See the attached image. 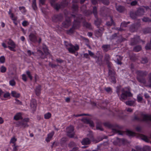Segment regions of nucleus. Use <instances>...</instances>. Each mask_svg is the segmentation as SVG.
<instances>
[{"mask_svg":"<svg viewBox=\"0 0 151 151\" xmlns=\"http://www.w3.org/2000/svg\"><path fill=\"white\" fill-rule=\"evenodd\" d=\"M22 117L20 113H18L14 116V119L16 120H18L21 119Z\"/></svg>","mask_w":151,"mask_h":151,"instance_id":"nucleus-36","label":"nucleus"},{"mask_svg":"<svg viewBox=\"0 0 151 151\" xmlns=\"http://www.w3.org/2000/svg\"><path fill=\"white\" fill-rule=\"evenodd\" d=\"M141 138L142 139L146 142H148L149 140L147 137L143 135H142L141 136Z\"/></svg>","mask_w":151,"mask_h":151,"instance_id":"nucleus-46","label":"nucleus"},{"mask_svg":"<svg viewBox=\"0 0 151 151\" xmlns=\"http://www.w3.org/2000/svg\"><path fill=\"white\" fill-rule=\"evenodd\" d=\"M15 84V82L14 80H11L9 81V84L11 86H14Z\"/></svg>","mask_w":151,"mask_h":151,"instance_id":"nucleus-60","label":"nucleus"},{"mask_svg":"<svg viewBox=\"0 0 151 151\" xmlns=\"http://www.w3.org/2000/svg\"><path fill=\"white\" fill-rule=\"evenodd\" d=\"M36 33H31L29 35V38L30 41L32 42L36 43L37 42V38Z\"/></svg>","mask_w":151,"mask_h":151,"instance_id":"nucleus-11","label":"nucleus"},{"mask_svg":"<svg viewBox=\"0 0 151 151\" xmlns=\"http://www.w3.org/2000/svg\"><path fill=\"white\" fill-rule=\"evenodd\" d=\"M130 15L131 17L133 19L136 18L138 16L137 12H132L130 13Z\"/></svg>","mask_w":151,"mask_h":151,"instance_id":"nucleus-32","label":"nucleus"},{"mask_svg":"<svg viewBox=\"0 0 151 151\" xmlns=\"http://www.w3.org/2000/svg\"><path fill=\"white\" fill-rule=\"evenodd\" d=\"M88 53L89 55L91 57L94 58H97V56L95 55L94 53L91 52V50H88Z\"/></svg>","mask_w":151,"mask_h":151,"instance_id":"nucleus-43","label":"nucleus"},{"mask_svg":"<svg viewBox=\"0 0 151 151\" xmlns=\"http://www.w3.org/2000/svg\"><path fill=\"white\" fill-rule=\"evenodd\" d=\"M101 1L104 4L106 5H108L109 3V0H102Z\"/></svg>","mask_w":151,"mask_h":151,"instance_id":"nucleus-59","label":"nucleus"},{"mask_svg":"<svg viewBox=\"0 0 151 151\" xmlns=\"http://www.w3.org/2000/svg\"><path fill=\"white\" fill-rule=\"evenodd\" d=\"M0 70V71L1 73H4L6 72V67L3 65L1 67Z\"/></svg>","mask_w":151,"mask_h":151,"instance_id":"nucleus-47","label":"nucleus"},{"mask_svg":"<svg viewBox=\"0 0 151 151\" xmlns=\"http://www.w3.org/2000/svg\"><path fill=\"white\" fill-rule=\"evenodd\" d=\"M135 148L137 150V151H142V150L143 151H147V150L150 149V147L148 146H145L143 147V148L142 149L139 147L136 146L135 147Z\"/></svg>","mask_w":151,"mask_h":151,"instance_id":"nucleus-21","label":"nucleus"},{"mask_svg":"<svg viewBox=\"0 0 151 151\" xmlns=\"http://www.w3.org/2000/svg\"><path fill=\"white\" fill-rule=\"evenodd\" d=\"M110 59V55L108 54H105L104 57V60L106 63L109 62Z\"/></svg>","mask_w":151,"mask_h":151,"instance_id":"nucleus-39","label":"nucleus"},{"mask_svg":"<svg viewBox=\"0 0 151 151\" xmlns=\"http://www.w3.org/2000/svg\"><path fill=\"white\" fill-rule=\"evenodd\" d=\"M112 131L115 133H118L119 135H123L126 134L129 136H133L135 135V133L130 130H127L126 132L117 130L115 129L112 128Z\"/></svg>","mask_w":151,"mask_h":151,"instance_id":"nucleus-7","label":"nucleus"},{"mask_svg":"<svg viewBox=\"0 0 151 151\" xmlns=\"http://www.w3.org/2000/svg\"><path fill=\"white\" fill-rule=\"evenodd\" d=\"M17 139L15 137H12L10 141V143H12L14 144L15 143V142L17 141Z\"/></svg>","mask_w":151,"mask_h":151,"instance_id":"nucleus-58","label":"nucleus"},{"mask_svg":"<svg viewBox=\"0 0 151 151\" xmlns=\"http://www.w3.org/2000/svg\"><path fill=\"white\" fill-rule=\"evenodd\" d=\"M137 73L138 75L137 77H143L146 76L148 73L146 71L138 70L137 71Z\"/></svg>","mask_w":151,"mask_h":151,"instance_id":"nucleus-16","label":"nucleus"},{"mask_svg":"<svg viewBox=\"0 0 151 151\" xmlns=\"http://www.w3.org/2000/svg\"><path fill=\"white\" fill-rule=\"evenodd\" d=\"M116 92L119 96L120 92H122L119 97V99L121 100H126L127 96L131 97L132 96V94L130 91H125L123 88H121L119 86L116 87Z\"/></svg>","mask_w":151,"mask_h":151,"instance_id":"nucleus-2","label":"nucleus"},{"mask_svg":"<svg viewBox=\"0 0 151 151\" xmlns=\"http://www.w3.org/2000/svg\"><path fill=\"white\" fill-rule=\"evenodd\" d=\"M141 47L140 45H137L135 47L133 48L134 51L136 52H138L141 50Z\"/></svg>","mask_w":151,"mask_h":151,"instance_id":"nucleus-35","label":"nucleus"},{"mask_svg":"<svg viewBox=\"0 0 151 151\" xmlns=\"http://www.w3.org/2000/svg\"><path fill=\"white\" fill-rule=\"evenodd\" d=\"M7 44L9 45L7 46L5 43H3L2 45L4 48L8 47L11 51L15 52L16 50L15 49L16 47V45L15 42L11 39H9L7 42Z\"/></svg>","mask_w":151,"mask_h":151,"instance_id":"nucleus-4","label":"nucleus"},{"mask_svg":"<svg viewBox=\"0 0 151 151\" xmlns=\"http://www.w3.org/2000/svg\"><path fill=\"white\" fill-rule=\"evenodd\" d=\"M105 90L108 93H109L110 92H112V89L110 87H107L105 88Z\"/></svg>","mask_w":151,"mask_h":151,"instance_id":"nucleus-62","label":"nucleus"},{"mask_svg":"<svg viewBox=\"0 0 151 151\" xmlns=\"http://www.w3.org/2000/svg\"><path fill=\"white\" fill-rule=\"evenodd\" d=\"M71 24V20L70 18H66L65 21L62 23V26L65 28H68Z\"/></svg>","mask_w":151,"mask_h":151,"instance_id":"nucleus-10","label":"nucleus"},{"mask_svg":"<svg viewBox=\"0 0 151 151\" xmlns=\"http://www.w3.org/2000/svg\"><path fill=\"white\" fill-rule=\"evenodd\" d=\"M12 96L17 98L19 97L20 96V94L15 91H12Z\"/></svg>","mask_w":151,"mask_h":151,"instance_id":"nucleus-38","label":"nucleus"},{"mask_svg":"<svg viewBox=\"0 0 151 151\" xmlns=\"http://www.w3.org/2000/svg\"><path fill=\"white\" fill-rule=\"evenodd\" d=\"M151 29L150 28H147L143 30V32L145 33H149L150 32Z\"/></svg>","mask_w":151,"mask_h":151,"instance_id":"nucleus-54","label":"nucleus"},{"mask_svg":"<svg viewBox=\"0 0 151 151\" xmlns=\"http://www.w3.org/2000/svg\"><path fill=\"white\" fill-rule=\"evenodd\" d=\"M96 128L97 129L101 131L103 130V129L102 128L101 125L100 124H98L96 125Z\"/></svg>","mask_w":151,"mask_h":151,"instance_id":"nucleus-52","label":"nucleus"},{"mask_svg":"<svg viewBox=\"0 0 151 151\" xmlns=\"http://www.w3.org/2000/svg\"><path fill=\"white\" fill-rule=\"evenodd\" d=\"M72 16L74 18V20L72 27L66 31V33L68 35L73 34L75 29L79 27L81 19L83 18L81 15L80 14L72 15Z\"/></svg>","mask_w":151,"mask_h":151,"instance_id":"nucleus-1","label":"nucleus"},{"mask_svg":"<svg viewBox=\"0 0 151 151\" xmlns=\"http://www.w3.org/2000/svg\"><path fill=\"white\" fill-rule=\"evenodd\" d=\"M63 18V16L62 14H59L58 15H55L52 18V19L54 22H57L61 20Z\"/></svg>","mask_w":151,"mask_h":151,"instance_id":"nucleus-13","label":"nucleus"},{"mask_svg":"<svg viewBox=\"0 0 151 151\" xmlns=\"http://www.w3.org/2000/svg\"><path fill=\"white\" fill-rule=\"evenodd\" d=\"M137 79L139 82L140 83H143L144 84L145 86V85H148V84H146V79L145 78H143L140 77H137Z\"/></svg>","mask_w":151,"mask_h":151,"instance_id":"nucleus-19","label":"nucleus"},{"mask_svg":"<svg viewBox=\"0 0 151 151\" xmlns=\"http://www.w3.org/2000/svg\"><path fill=\"white\" fill-rule=\"evenodd\" d=\"M50 3L51 6L56 10L58 11L60 9L63 8L67 6V2L61 3H55V0H50Z\"/></svg>","mask_w":151,"mask_h":151,"instance_id":"nucleus-5","label":"nucleus"},{"mask_svg":"<svg viewBox=\"0 0 151 151\" xmlns=\"http://www.w3.org/2000/svg\"><path fill=\"white\" fill-rule=\"evenodd\" d=\"M127 25L126 22H124L121 23V26L122 27H127Z\"/></svg>","mask_w":151,"mask_h":151,"instance_id":"nucleus-63","label":"nucleus"},{"mask_svg":"<svg viewBox=\"0 0 151 151\" xmlns=\"http://www.w3.org/2000/svg\"><path fill=\"white\" fill-rule=\"evenodd\" d=\"M88 136L90 141L93 140V134L92 132H90L89 134H88Z\"/></svg>","mask_w":151,"mask_h":151,"instance_id":"nucleus-42","label":"nucleus"},{"mask_svg":"<svg viewBox=\"0 0 151 151\" xmlns=\"http://www.w3.org/2000/svg\"><path fill=\"white\" fill-rule=\"evenodd\" d=\"M142 21L144 22H151V19L147 17H144L142 19Z\"/></svg>","mask_w":151,"mask_h":151,"instance_id":"nucleus-49","label":"nucleus"},{"mask_svg":"<svg viewBox=\"0 0 151 151\" xmlns=\"http://www.w3.org/2000/svg\"><path fill=\"white\" fill-rule=\"evenodd\" d=\"M29 121V118H25L17 122L16 123V125L17 127H19L20 128L24 129L28 127L27 123Z\"/></svg>","mask_w":151,"mask_h":151,"instance_id":"nucleus-6","label":"nucleus"},{"mask_svg":"<svg viewBox=\"0 0 151 151\" xmlns=\"http://www.w3.org/2000/svg\"><path fill=\"white\" fill-rule=\"evenodd\" d=\"M97 8L95 6L93 7V14L94 15L95 17H97Z\"/></svg>","mask_w":151,"mask_h":151,"instance_id":"nucleus-51","label":"nucleus"},{"mask_svg":"<svg viewBox=\"0 0 151 151\" xmlns=\"http://www.w3.org/2000/svg\"><path fill=\"white\" fill-rule=\"evenodd\" d=\"M102 48L104 52H106L110 49V45H104L102 46Z\"/></svg>","mask_w":151,"mask_h":151,"instance_id":"nucleus-26","label":"nucleus"},{"mask_svg":"<svg viewBox=\"0 0 151 151\" xmlns=\"http://www.w3.org/2000/svg\"><path fill=\"white\" fill-rule=\"evenodd\" d=\"M104 30L103 27H101L99 29L96 30L95 32L96 36L98 37H101L102 35Z\"/></svg>","mask_w":151,"mask_h":151,"instance_id":"nucleus-14","label":"nucleus"},{"mask_svg":"<svg viewBox=\"0 0 151 151\" xmlns=\"http://www.w3.org/2000/svg\"><path fill=\"white\" fill-rule=\"evenodd\" d=\"M85 122L87 124H89L91 127H94V124L92 121L88 119H86Z\"/></svg>","mask_w":151,"mask_h":151,"instance_id":"nucleus-34","label":"nucleus"},{"mask_svg":"<svg viewBox=\"0 0 151 151\" xmlns=\"http://www.w3.org/2000/svg\"><path fill=\"white\" fill-rule=\"evenodd\" d=\"M111 21L107 22L106 24L108 26H111L112 25H114V23L112 19V18L111 17H110Z\"/></svg>","mask_w":151,"mask_h":151,"instance_id":"nucleus-31","label":"nucleus"},{"mask_svg":"<svg viewBox=\"0 0 151 151\" xmlns=\"http://www.w3.org/2000/svg\"><path fill=\"white\" fill-rule=\"evenodd\" d=\"M79 46L76 44L75 46L72 45L68 49L69 52L71 53H74L79 49Z\"/></svg>","mask_w":151,"mask_h":151,"instance_id":"nucleus-9","label":"nucleus"},{"mask_svg":"<svg viewBox=\"0 0 151 151\" xmlns=\"http://www.w3.org/2000/svg\"><path fill=\"white\" fill-rule=\"evenodd\" d=\"M74 127L73 126H70L66 128L67 135L68 137L70 138L74 137Z\"/></svg>","mask_w":151,"mask_h":151,"instance_id":"nucleus-8","label":"nucleus"},{"mask_svg":"<svg viewBox=\"0 0 151 151\" xmlns=\"http://www.w3.org/2000/svg\"><path fill=\"white\" fill-rule=\"evenodd\" d=\"M116 60L115 61V62L119 65H121L122 63L121 61L122 60V57L117 55H116Z\"/></svg>","mask_w":151,"mask_h":151,"instance_id":"nucleus-28","label":"nucleus"},{"mask_svg":"<svg viewBox=\"0 0 151 151\" xmlns=\"http://www.w3.org/2000/svg\"><path fill=\"white\" fill-rule=\"evenodd\" d=\"M32 7L33 9L35 10L37 9V6L36 4V0H32Z\"/></svg>","mask_w":151,"mask_h":151,"instance_id":"nucleus-40","label":"nucleus"},{"mask_svg":"<svg viewBox=\"0 0 151 151\" xmlns=\"http://www.w3.org/2000/svg\"><path fill=\"white\" fill-rule=\"evenodd\" d=\"M95 17L96 19V20L95 21L94 23L95 25L97 26L98 28L99 27V25L100 24L101 22V21L100 19H99L97 17Z\"/></svg>","mask_w":151,"mask_h":151,"instance_id":"nucleus-30","label":"nucleus"},{"mask_svg":"<svg viewBox=\"0 0 151 151\" xmlns=\"http://www.w3.org/2000/svg\"><path fill=\"white\" fill-rule=\"evenodd\" d=\"M116 9L118 12L120 13H122L125 10L124 7L121 6H116Z\"/></svg>","mask_w":151,"mask_h":151,"instance_id":"nucleus-24","label":"nucleus"},{"mask_svg":"<svg viewBox=\"0 0 151 151\" xmlns=\"http://www.w3.org/2000/svg\"><path fill=\"white\" fill-rule=\"evenodd\" d=\"M10 17L12 20L14 21H17V17H14V14H12L11 16H10Z\"/></svg>","mask_w":151,"mask_h":151,"instance_id":"nucleus-56","label":"nucleus"},{"mask_svg":"<svg viewBox=\"0 0 151 151\" xmlns=\"http://www.w3.org/2000/svg\"><path fill=\"white\" fill-rule=\"evenodd\" d=\"M41 90V86H40L39 85L36 87L35 91V93L37 96H39L40 95Z\"/></svg>","mask_w":151,"mask_h":151,"instance_id":"nucleus-29","label":"nucleus"},{"mask_svg":"<svg viewBox=\"0 0 151 151\" xmlns=\"http://www.w3.org/2000/svg\"><path fill=\"white\" fill-rule=\"evenodd\" d=\"M64 43L66 49L67 50L68 49V48H69V47L72 45L71 43H69L68 42L65 41L64 42Z\"/></svg>","mask_w":151,"mask_h":151,"instance_id":"nucleus-41","label":"nucleus"},{"mask_svg":"<svg viewBox=\"0 0 151 151\" xmlns=\"http://www.w3.org/2000/svg\"><path fill=\"white\" fill-rule=\"evenodd\" d=\"M134 101H128L126 102V104L127 105L131 106L134 104Z\"/></svg>","mask_w":151,"mask_h":151,"instance_id":"nucleus-48","label":"nucleus"},{"mask_svg":"<svg viewBox=\"0 0 151 151\" xmlns=\"http://www.w3.org/2000/svg\"><path fill=\"white\" fill-rule=\"evenodd\" d=\"M37 52L39 55L40 56V58L42 59L45 58L46 57V56L47 55H46L45 53L44 54L41 50H40L37 51Z\"/></svg>","mask_w":151,"mask_h":151,"instance_id":"nucleus-23","label":"nucleus"},{"mask_svg":"<svg viewBox=\"0 0 151 151\" xmlns=\"http://www.w3.org/2000/svg\"><path fill=\"white\" fill-rule=\"evenodd\" d=\"M29 24V23L26 21H24L22 23V25L24 27H26Z\"/></svg>","mask_w":151,"mask_h":151,"instance_id":"nucleus-61","label":"nucleus"},{"mask_svg":"<svg viewBox=\"0 0 151 151\" xmlns=\"http://www.w3.org/2000/svg\"><path fill=\"white\" fill-rule=\"evenodd\" d=\"M89 114H77L75 115L74 114L73 115V116L74 117H77L78 116H88Z\"/></svg>","mask_w":151,"mask_h":151,"instance_id":"nucleus-55","label":"nucleus"},{"mask_svg":"<svg viewBox=\"0 0 151 151\" xmlns=\"http://www.w3.org/2000/svg\"><path fill=\"white\" fill-rule=\"evenodd\" d=\"M140 40L139 37L138 36H136L134 38L131 39L130 45H134L139 42Z\"/></svg>","mask_w":151,"mask_h":151,"instance_id":"nucleus-12","label":"nucleus"},{"mask_svg":"<svg viewBox=\"0 0 151 151\" xmlns=\"http://www.w3.org/2000/svg\"><path fill=\"white\" fill-rule=\"evenodd\" d=\"M37 105L36 101L35 99H32L31 101L30 106L31 108L34 110L36 109Z\"/></svg>","mask_w":151,"mask_h":151,"instance_id":"nucleus-17","label":"nucleus"},{"mask_svg":"<svg viewBox=\"0 0 151 151\" xmlns=\"http://www.w3.org/2000/svg\"><path fill=\"white\" fill-rule=\"evenodd\" d=\"M148 81L150 83L148 85H145L146 87L149 88H151V72L148 75Z\"/></svg>","mask_w":151,"mask_h":151,"instance_id":"nucleus-37","label":"nucleus"},{"mask_svg":"<svg viewBox=\"0 0 151 151\" xmlns=\"http://www.w3.org/2000/svg\"><path fill=\"white\" fill-rule=\"evenodd\" d=\"M141 117L144 121L150 120L151 121V115L142 114Z\"/></svg>","mask_w":151,"mask_h":151,"instance_id":"nucleus-22","label":"nucleus"},{"mask_svg":"<svg viewBox=\"0 0 151 151\" xmlns=\"http://www.w3.org/2000/svg\"><path fill=\"white\" fill-rule=\"evenodd\" d=\"M148 60L146 58H143L142 59L141 63L143 64H145L147 63Z\"/></svg>","mask_w":151,"mask_h":151,"instance_id":"nucleus-53","label":"nucleus"},{"mask_svg":"<svg viewBox=\"0 0 151 151\" xmlns=\"http://www.w3.org/2000/svg\"><path fill=\"white\" fill-rule=\"evenodd\" d=\"M54 134V132L52 131L47 135V137L46 139L47 142H49L52 139Z\"/></svg>","mask_w":151,"mask_h":151,"instance_id":"nucleus-25","label":"nucleus"},{"mask_svg":"<svg viewBox=\"0 0 151 151\" xmlns=\"http://www.w3.org/2000/svg\"><path fill=\"white\" fill-rule=\"evenodd\" d=\"M42 49L45 54L46 55H48L49 52L48 51V49L45 45H43L42 47Z\"/></svg>","mask_w":151,"mask_h":151,"instance_id":"nucleus-33","label":"nucleus"},{"mask_svg":"<svg viewBox=\"0 0 151 151\" xmlns=\"http://www.w3.org/2000/svg\"><path fill=\"white\" fill-rule=\"evenodd\" d=\"M22 79L24 81H27V78L25 74H23L22 76Z\"/></svg>","mask_w":151,"mask_h":151,"instance_id":"nucleus-64","label":"nucleus"},{"mask_svg":"<svg viewBox=\"0 0 151 151\" xmlns=\"http://www.w3.org/2000/svg\"><path fill=\"white\" fill-rule=\"evenodd\" d=\"M5 58L4 56H1L0 57V62L1 63H4L5 62Z\"/></svg>","mask_w":151,"mask_h":151,"instance_id":"nucleus-57","label":"nucleus"},{"mask_svg":"<svg viewBox=\"0 0 151 151\" xmlns=\"http://www.w3.org/2000/svg\"><path fill=\"white\" fill-rule=\"evenodd\" d=\"M51 113L49 112H48L47 113L45 114L44 115V117L46 119H49L51 117Z\"/></svg>","mask_w":151,"mask_h":151,"instance_id":"nucleus-45","label":"nucleus"},{"mask_svg":"<svg viewBox=\"0 0 151 151\" xmlns=\"http://www.w3.org/2000/svg\"><path fill=\"white\" fill-rule=\"evenodd\" d=\"M109 69L108 75L112 83H116L115 78L116 74L114 70L112 68V64L110 61L106 63Z\"/></svg>","mask_w":151,"mask_h":151,"instance_id":"nucleus-3","label":"nucleus"},{"mask_svg":"<svg viewBox=\"0 0 151 151\" xmlns=\"http://www.w3.org/2000/svg\"><path fill=\"white\" fill-rule=\"evenodd\" d=\"M80 3L81 4H82L84 2L85 0H80ZM73 4L72 8L73 10L76 11L78 9V6L76 4H74V3H77V1L75 0H73Z\"/></svg>","mask_w":151,"mask_h":151,"instance_id":"nucleus-15","label":"nucleus"},{"mask_svg":"<svg viewBox=\"0 0 151 151\" xmlns=\"http://www.w3.org/2000/svg\"><path fill=\"white\" fill-rule=\"evenodd\" d=\"M76 143L73 142H70L68 145V147L70 148L73 147H76Z\"/></svg>","mask_w":151,"mask_h":151,"instance_id":"nucleus-44","label":"nucleus"},{"mask_svg":"<svg viewBox=\"0 0 151 151\" xmlns=\"http://www.w3.org/2000/svg\"><path fill=\"white\" fill-rule=\"evenodd\" d=\"M136 12L138 16L143 15L145 12L144 9L141 8L138 9Z\"/></svg>","mask_w":151,"mask_h":151,"instance_id":"nucleus-27","label":"nucleus"},{"mask_svg":"<svg viewBox=\"0 0 151 151\" xmlns=\"http://www.w3.org/2000/svg\"><path fill=\"white\" fill-rule=\"evenodd\" d=\"M103 57V55H101L98 57H97L96 58H97V59L96 60V63L100 66L101 65L103 64L102 60Z\"/></svg>","mask_w":151,"mask_h":151,"instance_id":"nucleus-20","label":"nucleus"},{"mask_svg":"<svg viewBox=\"0 0 151 151\" xmlns=\"http://www.w3.org/2000/svg\"><path fill=\"white\" fill-rule=\"evenodd\" d=\"M26 73L28 77L31 80H32V77L31 76L30 72L29 71L27 70L26 71Z\"/></svg>","mask_w":151,"mask_h":151,"instance_id":"nucleus-50","label":"nucleus"},{"mask_svg":"<svg viewBox=\"0 0 151 151\" xmlns=\"http://www.w3.org/2000/svg\"><path fill=\"white\" fill-rule=\"evenodd\" d=\"M91 141L89 138H86L83 139L81 143L83 145H88L90 144Z\"/></svg>","mask_w":151,"mask_h":151,"instance_id":"nucleus-18","label":"nucleus"}]
</instances>
